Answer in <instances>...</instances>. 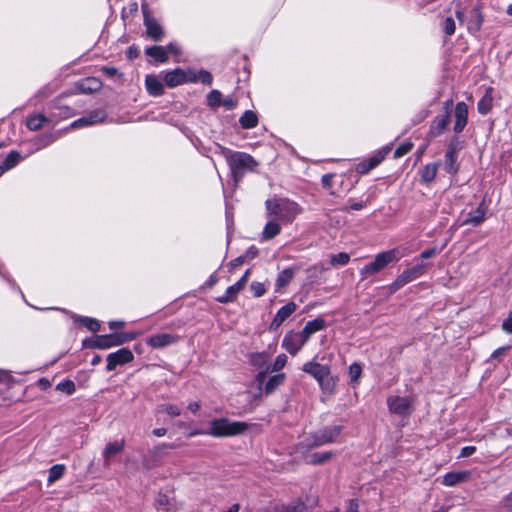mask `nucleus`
<instances>
[{
  "mask_svg": "<svg viewBox=\"0 0 512 512\" xmlns=\"http://www.w3.org/2000/svg\"><path fill=\"white\" fill-rule=\"evenodd\" d=\"M267 215L274 217L283 224H291L298 214L301 213V207L294 201L287 198H272L265 202Z\"/></svg>",
  "mask_w": 512,
  "mask_h": 512,
  "instance_id": "f257e3e1",
  "label": "nucleus"
},
{
  "mask_svg": "<svg viewBox=\"0 0 512 512\" xmlns=\"http://www.w3.org/2000/svg\"><path fill=\"white\" fill-rule=\"evenodd\" d=\"M248 425L241 421H231L228 418H216L209 422L207 435L215 438L232 437L245 432Z\"/></svg>",
  "mask_w": 512,
  "mask_h": 512,
  "instance_id": "f03ea898",
  "label": "nucleus"
},
{
  "mask_svg": "<svg viewBox=\"0 0 512 512\" xmlns=\"http://www.w3.org/2000/svg\"><path fill=\"white\" fill-rule=\"evenodd\" d=\"M226 160L231 169L233 178L238 181L246 172H252L258 166L257 161L249 154L244 152L226 153Z\"/></svg>",
  "mask_w": 512,
  "mask_h": 512,
  "instance_id": "7ed1b4c3",
  "label": "nucleus"
},
{
  "mask_svg": "<svg viewBox=\"0 0 512 512\" xmlns=\"http://www.w3.org/2000/svg\"><path fill=\"white\" fill-rule=\"evenodd\" d=\"M400 258L401 255L397 249L378 253L371 263L366 264L360 269V275L362 279H366L384 270L390 263L397 262Z\"/></svg>",
  "mask_w": 512,
  "mask_h": 512,
  "instance_id": "20e7f679",
  "label": "nucleus"
},
{
  "mask_svg": "<svg viewBox=\"0 0 512 512\" xmlns=\"http://www.w3.org/2000/svg\"><path fill=\"white\" fill-rule=\"evenodd\" d=\"M340 431L341 429L339 426L325 427L324 429L315 433L310 438H306L302 445L307 449H311L314 447L322 446L327 443L334 442L335 439L340 434Z\"/></svg>",
  "mask_w": 512,
  "mask_h": 512,
  "instance_id": "39448f33",
  "label": "nucleus"
},
{
  "mask_svg": "<svg viewBox=\"0 0 512 512\" xmlns=\"http://www.w3.org/2000/svg\"><path fill=\"white\" fill-rule=\"evenodd\" d=\"M196 81V73L194 72H185L180 68H176L174 70L168 71L164 75V82L168 87H176L186 82H195Z\"/></svg>",
  "mask_w": 512,
  "mask_h": 512,
  "instance_id": "423d86ee",
  "label": "nucleus"
},
{
  "mask_svg": "<svg viewBox=\"0 0 512 512\" xmlns=\"http://www.w3.org/2000/svg\"><path fill=\"white\" fill-rule=\"evenodd\" d=\"M387 405L390 412L400 416H408L413 411L412 399L408 397L390 396Z\"/></svg>",
  "mask_w": 512,
  "mask_h": 512,
  "instance_id": "0eeeda50",
  "label": "nucleus"
},
{
  "mask_svg": "<svg viewBox=\"0 0 512 512\" xmlns=\"http://www.w3.org/2000/svg\"><path fill=\"white\" fill-rule=\"evenodd\" d=\"M425 272V265L424 264H418L411 268L405 269L393 282L392 288L394 290L400 289L404 285L408 284L409 282L417 279L421 275H423Z\"/></svg>",
  "mask_w": 512,
  "mask_h": 512,
  "instance_id": "6e6552de",
  "label": "nucleus"
},
{
  "mask_svg": "<svg viewBox=\"0 0 512 512\" xmlns=\"http://www.w3.org/2000/svg\"><path fill=\"white\" fill-rule=\"evenodd\" d=\"M134 356L130 349L121 348L116 352L110 353L107 356V366L106 369L108 371H113L118 365H124L133 361Z\"/></svg>",
  "mask_w": 512,
  "mask_h": 512,
  "instance_id": "1a4fd4ad",
  "label": "nucleus"
},
{
  "mask_svg": "<svg viewBox=\"0 0 512 512\" xmlns=\"http://www.w3.org/2000/svg\"><path fill=\"white\" fill-rule=\"evenodd\" d=\"M249 270L245 272V274L238 280L235 284L229 286L225 293L219 297H217V301L222 304H226L229 302H232L236 299L239 292L245 287L248 276H249Z\"/></svg>",
  "mask_w": 512,
  "mask_h": 512,
  "instance_id": "9d476101",
  "label": "nucleus"
},
{
  "mask_svg": "<svg viewBox=\"0 0 512 512\" xmlns=\"http://www.w3.org/2000/svg\"><path fill=\"white\" fill-rule=\"evenodd\" d=\"M305 343L299 332L290 331L284 336L282 347L294 356L302 349Z\"/></svg>",
  "mask_w": 512,
  "mask_h": 512,
  "instance_id": "9b49d317",
  "label": "nucleus"
},
{
  "mask_svg": "<svg viewBox=\"0 0 512 512\" xmlns=\"http://www.w3.org/2000/svg\"><path fill=\"white\" fill-rule=\"evenodd\" d=\"M391 151V147H384L379 150L375 155H373L368 160L360 162L356 171L360 174H366L376 166H378Z\"/></svg>",
  "mask_w": 512,
  "mask_h": 512,
  "instance_id": "f8f14e48",
  "label": "nucleus"
},
{
  "mask_svg": "<svg viewBox=\"0 0 512 512\" xmlns=\"http://www.w3.org/2000/svg\"><path fill=\"white\" fill-rule=\"evenodd\" d=\"M179 341V336L171 333H159L146 339L147 345L154 349H162Z\"/></svg>",
  "mask_w": 512,
  "mask_h": 512,
  "instance_id": "ddd939ff",
  "label": "nucleus"
},
{
  "mask_svg": "<svg viewBox=\"0 0 512 512\" xmlns=\"http://www.w3.org/2000/svg\"><path fill=\"white\" fill-rule=\"evenodd\" d=\"M105 118H106V113L104 110H101V109L94 110L89 115L79 118V119L75 120L74 122H72L70 127L76 129V128H80V127H84V126L95 125V124L103 122L105 120Z\"/></svg>",
  "mask_w": 512,
  "mask_h": 512,
  "instance_id": "4468645a",
  "label": "nucleus"
},
{
  "mask_svg": "<svg viewBox=\"0 0 512 512\" xmlns=\"http://www.w3.org/2000/svg\"><path fill=\"white\" fill-rule=\"evenodd\" d=\"M296 308L297 305L294 302H289L282 306L277 311L274 319L270 323L269 329L271 331H276L282 325V323L296 311Z\"/></svg>",
  "mask_w": 512,
  "mask_h": 512,
  "instance_id": "2eb2a0df",
  "label": "nucleus"
},
{
  "mask_svg": "<svg viewBox=\"0 0 512 512\" xmlns=\"http://www.w3.org/2000/svg\"><path fill=\"white\" fill-rule=\"evenodd\" d=\"M142 9L144 12V25L146 27L147 35L155 41L161 40L164 35L162 27L154 18H151L147 14L145 5L142 6Z\"/></svg>",
  "mask_w": 512,
  "mask_h": 512,
  "instance_id": "dca6fc26",
  "label": "nucleus"
},
{
  "mask_svg": "<svg viewBox=\"0 0 512 512\" xmlns=\"http://www.w3.org/2000/svg\"><path fill=\"white\" fill-rule=\"evenodd\" d=\"M124 343H126V339L120 336V334L101 335L97 337L94 347L99 349H108Z\"/></svg>",
  "mask_w": 512,
  "mask_h": 512,
  "instance_id": "f3484780",
  "label": "nucleus"
},
{
  "mask_svg": "<svg viewBox=\"0 0 512 512\" xmlns=\"http://www.w3.org/2000/svg\"><path fill=\"white\" fill-rule=\"evenodd\" d=\"M454 116V131L455 133H460L465 128L468 120V107L464 102H459L456 104Z\"/></svg>",
  "mask_w": 512,
  "mask_h": 512,
  "instance_id": "a211bd4d",
  "label": "nucleus"
},
{
  "mask_svg": "<svg viewBox=\"0 0 512 512\" xmlns=\"http://www.w3.org/2000/svg\"><path fill=\"white\" fill-rule=\"evenodd\" d=\"M303 371L313 376L317 382L321 381L331 373L328 366L316 362L305 363L303 365Z\"/></svg>",
  "mask_w": 512,
  "mask_h": 512,
  "instance_id": "6ab92c4d",
  "label": "nucleus"
},
{
  "mask_svg": "<svg viewBox=\"0 0 512 512\" xmlns=\"http://www.w3.org/2000/svg\"><path fill=\"white\" fill-rule=\"evenodd\" d=\"M286 363H287V356L285 354H279L276 357L273 364L267 365L264 370L260 371L256 377L257 381L259 382L260 387L263 385L264 378L267 373L280 371L281 369H283L285 367Z\"/></svg>",
  "mask_w": 512,
  "mask_h": 512,
  "instance_id": "aec40b11",
  "label": "nucleus"
},
{
  "mask_svg": "<svg viewBox=\"0 0 512 512\" xmlns=\"http://www.w3.org/2000/svg\"><path fill=\"white\" fill-rule=\"evenodd\" d=\"M470 471H452L443 476L442 484L448 487L455 486L466 481L470 477Z\"/></svg>",
  "mask_w": 512,
  "mask_h": 512,
  "instance_id": "412c9836",
  "label": "nucleus"
},
{
  "mask_svg": "<svg viewBox=\"0 0 512 512\" xmlns=\"http://www.w3.org/2000/svg\"><path fill=\"white\" fill-rule=\"evenodd\" d=\"M486 209L479 205L474 211H471L462 220V225L478 226L485 220Z\"/></svg>",
  "mask_w": 512,
  "mask_h": 512,
  "instance_id": "4be33fe9",
  "label": "nucleus"
},
{
  "mask_svg": "<svg viewBox=\"0 0 512 512\" xmlns=\"http://www.w3.org/2000/svg\"><path fill=\"white\" fill-rule=\"evenodd\" d=\"M325 327V321L321 318H316L312 321H308L300 333L305 342L316 332L322 330Z\"/></svg>",
  "mask_w": 512,
  "mask_h": 512,
  "instance_id": "5701e85b",
  "label": "nucleus"
},
{
  "mask_svg": "<svg viewBox=\"0 0 512 512\" xmlns=\"http://www.w3.org/2000/svg\"><path fill=\"white\" fill-rule=\"evenodd\" d=\"M271 219L266 223L262 231V239L268 241L276 237L281 232V225L277 219L270 217Z\"/></svg>",
  "mask_w": 512,
  "mask_h": 512,
  "instance_id": "b1692460",
  "label": "nucleus"
},
{
  "mask_svg": "<svg viewBox=\"0 0 512 512\" xmlns=\"http://www.w3.org/2000/svg\"><path fill=\"white\" fill-rule=\"evenodd\" d=\"M101 88V82L94 77L86 78L77 83L76 89L80 93H93Z\"/></svg>",
  "mask_w": 512,
  "mask_h": 512,
  "instance_id": "393cba45",
  "label": "nucleus"
},
{
  "mask_svg": "<svg viewBox=\"0 0 512 512\" xmlns=\"http://www.w3.org/2000/svg\"><path fill=\"white\" fill-rule=\"evenodd\" d=\"M123 449H124V441L123 440L108 443L103 451L105 466L109 467L110 466V458L113 455H116V454L122 452Z\"/></svg>",
  "mask_w": 512,
  "mask_h": 512,
  "instance_id": "a878e982",
  "label": "nucleus"
},
{
  "mask_svg": "<svg viewBox=\"0 0 512 512\" xmlns=\"http://www.w3.org/2000/svg\"><path fill=\"white\" fill-rule=\"evenodd\" d=\"M145 85L150 95L160 96L163 94V84L155 75H147Z\"/></svg>",
  "mask_w": 512,
  "mask_h": 512,
  "instance_id": "bb28decb",
  "label": "nucleus"
},
{
  "mask_svg": "<svg viewBox=\"0 0 512 512\" xmlns=\"http://www.w3.org/2000/svg\"><path fill=\"white\" fill-rule=\"evenodd\" d=\"M449 124V115L448 113L444 115H438L433 120L431 127H430V133L433 136H439L448 126Z\"/></svg>",
  "mask_w": 512,
  "mask_h": 512,
  "instance_id": "cd10ccee",
  "label": "nucleus"
},
{
  "mask_svg": "<svg viewBox=\"0 0 512 512\" xmlns=\"http://www.w3.org/2000/svg\"><path fill=\"white\" fill-rule=\"evenodd\" d=\"M285 374L279 373L274 376H271L268 381L263 386V392L266 395L272 394L279 386H281L285 381Z\"/></svg>",
  "mask_w": 512,
  "mask_h": 512,
  "instance_id": "c85d7f7f",
  "label": "nucleus"
},
{
  "mask_svg": "<svg viewBox=\"0 0 512 512\" xmlns=\"http://www.w3.org/2000/svg\"><path fill=\"white\" fill-rule=\"evenodd\" d=\"M445 170L449 174H455L458 171L456 162V150L453 145H450L445 154Z\"/></svg>",
  "mask_w": 512,
  "mask_h": 512,
  "instance_id": "c756f323",
  "label": "nucleus"
},
{
  "mask_svg": "<svg viewBox=\"0 0 512 512\" xmlns=\"http://www.w3.org/2000/svg\"><path fill=\"white\" fill-rule=\"evenodd\" d=\"M239 123L243 129H252L258 125V116L252 110H246L239 118Z\"/></svg>",
  "mask_w": 512,
  "mask_h": 512,
  "instance_id": "7c9ffc66",
  "label": "nucleus"
},
{
  "mask_svg": "<svg viewBox=\"0 0 512 512\" xmlns=\"http://www.w3.org/2000/svg\"><path fill=\"white\" fill-rule=\"evenodd\" d=\"M145 53L160 63H165L168 60L167 49L164 46L147 47Z\"/></svg>",
  "mask_w": 512,
  "mask_h": 512,
  "instance_id": "2f4dec72",
  "label": "nucleus"
},
{
  "mask_svg": "<svg viewBox=\"0 0 512 512\" xmlns=\"http://www.w3.org/2000/svg\"><path fill=\"white\" fill-rule=\"evenodd\" d=\"M323 393L331 395L335 392L337 378L332 376L331 373L318 382Z\"/></svg>",
  "mask_w": 512,
  "mask_h": 512,
  "instance_id": "473e14b6",
  "label": "nucleus"
},
{
  "mask_svg": "<svg viewBox=\"0 0 512 512\" xmlns=\"http://www.w3.org/2000/svg\"><path fill=\"white\" fill-rule=\"evenodd\" d=\"M295 271L292 268H287L281 271L276 279V287L281 289L285 287L294 277Z\"/></svg>",
  "mask_w": 512,
  "mask_h": 512,
  "instance_id": "72a5a7b5",
  "label": "nucleus"
},
{
  "mask_svg": "<svg viewBox=\"0 0 512 512\" xmlns=\"http://www.w3.org/2000/svg\"><path fill=\"white\" fill-rule=\"evenodd\" d=\"M65 470H66V467L63 464H56V465L52 466L49 469L48 482L50 484H52V483L58 481L64 475Z\"/></svg>",
  "mask_w": 512,
  "mask_h": 512,
  "instance_id": "f704fd0d",
  "label": "nucleus"
},
{
  "mask_svg": "<svg viewBox=\"0 0 512 512\" xmlns=\"http://www.w3.org/2000/svg\"><path fill=\"white\" fill-rule=\"evenodd\" d=\"M438 165L436 163L427 164L421 171V178L424 182H431L437 174Z\"/></svg>",
  "mask_w": 512,
  "mask_h": 512,
  "instance_id": "c9c22d12",
  "label": "nucleus"
},
{
  "mask_svg": "<svg viewBox=\"0 0 512 512\" xmlns=\"http://www.w3.org/2000/svg\"><path fill=\"white\" fill-rule=\"evenodd\" d=\"M493 98L487 92L478 102L477 108L480 114H487L492 109Z\"/></svg>",
  "mask_w": 512,
  "mask_h": 512,
  "instance_id": "e433bc0d",
  "label": "nucleus"
},
{
  "mask_svg": "<svg viewBox=\"0 0 512 512\" xmlns=\"http://www.w3.org/2000/svg\"><path fill=\"white\" fill-rule=\"evenodd\" d=\"M47 121V118L41 114L32 116L27 119V127L31 131H37L43 127L44 123Z\"/></svg>",
  "mask_w": 512,
  "mask_h": 512,
  "instance_id": "4c0bfd02",
  "label": "nucleus"
},
{
  "mask_svg": "<svg viewBox=\"0 0 512 512\" xmlns=\"http://www.w3.org/2000/svg\"><path fill=\"white\" fill-rule=\"evenodd\" d=\"M157 412H165L170 417H178L181 414V408L175 404L165 403L157 407Z\"/></svg>",
  "mask_w": 512,
  "mask_h": 512,
  "instance_id": "58836bf2",
  "label": "nucleus"
},
{
  "mask_svg": "<svg viewBox=\"0 0 512 512\" xmlns=\"http://www.w3.org/2000/svg\"><path fill=\"white\" fill-rule=\"evenodd\" d=\"M267 360H268V355L265 352L254 353L250 356V363L257 368H263V370L267 366L266 365Z\"/></svg>",
  "mask_w": 512,
  "mask_h": 512,
  "instance_id": "ea45409f",
  "label": "nucleus"
},
{
  "mask_svg": "<svg viewBox=\"0 0 512 512\" xmlns=\"http://www.w3.org/2000/svg\"><path fill=\"white\" fill-rule=\"evenodd\" d=\"M333 456L332 452L314 453L309 458V463L318 465L327 462Z\"/></svg>",
  "mask_w": 512,
  "mask_h": 512,
  "instance_id": "a19ab883",
  "label": "nucleus"
},
{
  "mask_svg": "<svg viewBox=\"0 0 512 512\" xmlns=\"http://www.w3.org/2000/svg\"><path fill=\"white\" fill-rule=\"evenodd\" d=\"M21 159V156L18 152L16 151H11L7 157L5 158V160L3 161V165L7 168V170L13 168L14 166H16L19 161Z\"/></svg>",
  "mask_w": 512,
  "mask_h": 512,
  "instance_id": "79ce46f5",
  "label": "nucleus"
},
{
  "mask_svg": "<svg viewBox=\"0 0 512 512\" xmlns=\"http://www.w3.org/2000/svg\"><path fill=\"white\" fill-rule=\"evenodd\" d=\"M330 260L333 266H343L349 262L350 256L346 252H341L338 254L331 255Z\"/></svg>",
  "mask_w": 512,
  "mask_h": 512,
  "instance_id": "37998d69",
  "label": "nucleus"
},
{
  "mask_svg": "<svg viewBox=\"0 0 512 512\" xmlns=\"http://www.w3.org/2000/svg\"><path fill=\"white\" fill-rule=\"evenodd\" d=\"M78 321L92 332H97L100 329V323L94 318L80 317L78 318Z\"/></svg>",
  "mask_w": 512,
  "mask_h": 512,
  "instance_id": "c03bdc74",
  "label": "nucleus"
},
{
  "mask_svg": "<svg viewBox=\"0 0 512 512\" xmlns=\"http://www.w3.org/2000/svg\"><path fill=\"white\" fill-rule=\"evenodd\" d=\"M56 390L64 392L67 395H71L75 392V384L70 380L62 381L57 384Z\"/></svg>",
  "mask_w": 512,
  "mask_h": 512,
  "instance_id": "a18cd8bd",
  "label": "nucleus"
},
{
  "mask_svg": "<svg viewBox=\"0 0 512 512\" xmlns=\"http://www.w3.org/2000/svg\"><path fill=\"white\" fill-rule=\"evenodd\" d=\"M222 94L218 90H212L207 96L209 106L216 107L221 105Z\"/></svg>",
  "mask_w": 512,
  "mask_h": 512,
  "instance_id": "49530a36",
  "label": "nucleus"
},
{
  "mask_svg": "<svg viewBox=\"0 0 512 512\" xmlns=\"http://www.w3.org/2000/svg\"><path fill=\"white\" fill-rule=\"evenodd\" d=\"M362 373V368L358 363H353L349 367V376L351 381L357 382Z\"/></svg>",
  "mask_w": 512,
  "mask_h": 512,
  "instance_id": "de8ad7c7",
  "label": "nucleus"
},
{
  "mask_svg": "<svg viewBox=\"0 0 512 512\" xmlns=\"http://www.w3.org/2000/svg\"><path fill=\"white\" fill-rule=\"evenodd\" d=\"M413 144L406 142L401 144L394 152V158H401L411 151Z\"/></svg>",
  "mask_w": 512,
  "mask_h": 512,
  "instance_id": "09e8293b",
  "label": "nucleus"
},
{
  "mask_svg": "<svg viewBox=\"0 0 512 512\" xmlns=\"http://www.w3.org/2000/svg\"><path fill=\"white\" fill-rule=\"evenodd\" d=\"M455 21L452 17H447L443 22V30L446 35L451 36L455 32Z\"/></svg>",
  "mask_w": 512,
  "mask_h": 512,
  "instance_id": "8fccbe9b",
  "label": "nucleus"
},
{
  "mask_svg": "<svg viewBox=\"0 0 512 512\" xmlns=\"http://www.w3.org/2000/svg\"><path fill=\"white\" fill-rule=\"evenodd\" d=\"M476 13V20L475 22L469 24L468 29L473 32H478L481 28L482 22H483V16L479 9H475Z\"/></svg>",
  "mask_w": 512,
  "mask_h": 512,
  "instance_id": "3c124183",
  "label": "nucleus"
},
{
  "mask_svg": "<svg viewBox=\"0 0 512 512\" xmlns=\"http://www.w3.org/2000/svg\"><path fill=\"white\" fill-rule=\"evenodd\" d=\"M476 13V20L475 22L469 24L468 29L473 32H478L481 28L482 22H483V16L479 9H475Z\"/></svg>",
  "mask_w": 512,
  "mask_h": 512,
  "instance_id": "603ef678",
  "label": "nucleus"
},
{
  "mask_svg": "<svg viewBox=\"0 0 512 512\" xmlns=\"http://www.w3.org/2000/svg\"><path fill=\"white\" fill-rule=\"evenodd\" d=\"M250 289L255 297H261L266 292L264 284L260 282H252Z\"/></svg>",
  "mask_w": 512,
  "mask_h": 512,
  "instance_id": "864d4df0",
  "label": "nucleus"
},
{
  "mask_svg": "<svg viewBox=\"0 0 512 512\" xmlns=\"http://www.w3.org/2000/svg\"><path fill=\"white\" fill-rule=\"evenodd\" d=\"M213 77L210 72L201 70L196 74V81H200L204 84L211 85Z\"/></svg>",
  "mask_w": 512,
  "mask_h": 512,
  "instance_id": "5fc2aeb1",
  "label": "nucleus"
},
{
  "mask_svg": "<svg viewBox=\"0 0 512 512\" xmlns=\"http://www.w3.org/2000/svg\"><path fill=\"white\" fill-rule=\"evenodd\" d=\"M500 507L506 512H512V491L502 498Z\"/></svg>",
  "mask_w": 512,
  "mask_h": 512,
  "instance_id": "6e6d98bb",
  "label": "nucleus"
},
{
  "mask_svg": "<svg viewBox=\"0 0 512 512\" xmlns=\"http://www.w3.org/2000/svg\"><path fill=\"white\" fill-rule=\"evenodd\" d=\"M284 509L285 512H306L307 510L305 504L302 502L287 505Z\"/></svg>",
  "mask_w": 512,
  "mask_h": 512,
  "instance_id": "4d7b16f0",
  "label": "nucleus"
},
{
  "mask_svg": "<svg viewBox=\"0 0 512 512\" xmlns=\"http://www.w3.org/2000/svg\"><path fill=\"white\" fill-rule=\"evenodd\" d=\"M502 330L508 334H512V311L502 323Z\"/></svg>",
  "mask_w": 512,
  "mask_h": 512,
  "instance_id": "13d9d810",
  "label": "nucleus"
},
{
  "mask_svg": "<svg viewBox=\"0 0 512 512\" xmlns=\"http://www.w3.org/2000/svg\"><path fill=\"white\" fill-rule=\"evenodd\" d=\"M157 503L164 511H171V508L169 507V498L166 495H160L157 499Z\"/></svg>",
  "mask_w": 512,
  "mask_h": 512,
  "instance_id": "bf43d9fd",
  "label": "nucleus"
},
{
  "mask_svg": "<svg viewBox=\"0 0 512 512\" xmlns=\"http://www.w3.org/2000/svg\"><path fill=\"white\" fill-rule=\"evenodd\" d=\"M438 253H439V250L437 248H435V247L429 248V249L424 250L420 254V258L421 259H428V258H431V257L437 255Z\"/></svg>",
  "mask_w": 512,
  "mask_h": 512,
  "instance_id": "052dcab7",
  "label": "nucleus"
},
{
  "mask_svg": "<svg viewBox=\"0 0 512 512\" xmlns=\"http://www.w3.org/2000/svg\"><path fill=\"white\" fill-rule=\"evenodd\" d=\"M101 71L107 75L108 77H114L116 75H119V76H122V74H119L117 69L115 67H112V66H103L101 68Z\"/></svg>",
  "mask_w": 512,
  "mask_h": 512,
  "instance_id": "680f3d73",
  "label": "nucleus"
},
{
  "mask_svg": "<svg viewBox=\"0 0 512 512\" xmlns=\"http://www.w3.org/2000/svg\"><path fill=\"white\" fill-rule=\"evenodd\" d=\"M221 104L227 109L232 110L237 106V101L233 99L232 97H227L223 101H221Z\"/></svg>",
  "mask_w": 512,
  "mask_h": 512,
  "instance_id": "e2e57ef3",
  "label": "nucleus"
},
{
  "mask_svg": "<svg viewBox=\"0 0 512 512\" xmlns=\"http://www.w3.org/2000/svg\"><path fill=\"white\" fill-rule=\"evenodd\" d=\"M167 49V55L169 53L174 55H180V47L176 43H169L167 46H164Z\"/></svg>",
  "mask_w": 512,
  "mask_h": 512,
  "instance_id": "0e129e2a",
  "label": "nucleus"
},
{
  "mask_svg": "<svg viewBox=\"0 0 512 512\" xmlns=\"http://www.w3.org/2000/svg\"><path fill=\"white\" fill-rule=\"evenodd\" d=\"M476 451V447L475 446H466V447H463L461 449V452H460V457H469L471 456L472 454H474V452Z\"/></svg>",
  "mask_w": 512,
  "mask_h": 512,
  "instance_id": "69168bd1",
  "label": "nucleus"
},
{
  "mask_svg": "<svg viewBox=\"0 0 512 512\" xmlns=\"http://www.w3.org/2000/svg\"><path fill=\"white\" fill-rule=\"evenodd\" d=\"M333 177H334L333 174H325V175H323L322 179H321L322 185L325 188H331L332 187Z\"/></svg>",
  "mask_w": 512,
  "mask_h": 512,
  "instance_id": "338daca9",
  "label": "nucleus"
},
{
  "mask_svg": "<svg viewBox=\"0 0 512 512\" xmlns=\"http://www.w3.org/2000/svg\"><path fill=\"white\" fill-rule=\"evenodd\" d=\"M509 348L510 346L499 347L492 353L491 358H498L499 356L504 355L509 350Z\"/></svg>",
  "mask_w": 512,
  "mask_h": 512,
  "instance_id": "774afa93",
  "label": "nucleus"
}]
</instances>
